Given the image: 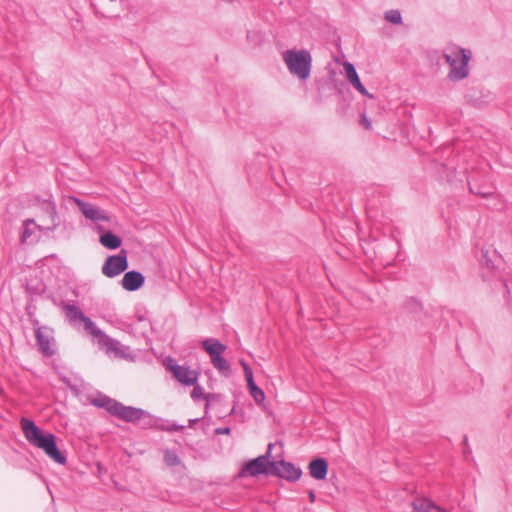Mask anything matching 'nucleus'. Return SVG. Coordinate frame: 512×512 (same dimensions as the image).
Masks as SVG:
<instances>
[{
	"label": "nucleus",
	"mask_w": 512,
	"mask_h": 512,
	"mask_svg": "<svg viewBox=\"0 0 512 512\" xmlns=\"http://www.w3.org/2000/svg\"><path fill=\"white\" fill-rule=\"evenodd\" d=\"M35 310H36V307H33V306L31 305V303H29V304L25 307L26 314H27L29 317L34 316V314H35Z\"/></svg>",
	"instance_id": "40"
},
{
	"label": "nucleus",
	"mask_w": 512,
	"mask_h": 512,
	"mask_svg": "<svg viewBox=\"0 0 512 512\" xmlns=\"http://www.w3.org/2000/svg\"><path fill=\"white\" fill-rule=\"evenodd\" d=\"M141 415H144V409L125 406L120 402L115 417L125 422L135 424L137 419L141 418Z\"/></svg>",
	"instance_id": "13"
},
{
	"label": "nucleus",
	"mask_w": 512,
	"mask_h": 512,
	"mask_svg": "<svg viewBox=\"0 0 512 512\" xmlns=\"http://www.w3.org/2000/svg\"><path fill=\"white\" fill-rule=\"evenodd\" d=\"M166 369L172 373L173 377L183 386L190 387L198 382L200 372L191 370L188 366L177 364L172 357H167L164 361Z\"/></svg>",
	"instance_id": "6"
},
{
	"label": "nucleus",
	"mask_w": 512,
	"mask_h": 512,
	"mask_svg": "<svg viewBox=\"0 0 512 512\" xmlns=\"http://www.w3.org/2000/svg\"><path fill=\"white\" fill-rule=\"evenodd\" d=\"M405 308L409 312H417L422 309V305L416 299L410 298L407 300Z\"/></svg>",
	"instance_id": "30"
},
{
	"label": "nucleus",
	"mask_w": 512,
	"mask_h": 512,
	"mask_svg": "<svg viewBox=\"0 0 512 512\" xmlns=\"http://www.w3.org/2000/svg\"><path fill=\"white\" fill-rule=\"evenodd\" d=\"M128 265L127 252L122 249L118 254L106 258L102 266V273L108 278H114L126 271Z\"/></svg>",
	"instance_id": "8"
},
{
	"label": "nucleus",
	"mask_w": 512,
	"mask_h": 512,
	"mask_svg": "<svg viewBox=\"0 0 512 512\" xmlns=\"http://www.w3.org/2000/svg\"><path fill=\"white\" fill-rule=\"evenodd\" d=\"M29 320L33 326V329H34V332H35V335H37V329L38 328H44V331H48V332H52V329L47 327V326H40L39 324V321L34 317H29Z\"/></svg>",
	"instance_id": "34"
},
{
	"label": "nucleus",
	"mask_w": 512,
	"mask_h": 512,
	"mask_svg": "<svg viewBox=\"0 0 512 512\" xmlns=\"http://www.w3.org/2000/svg\"><path fill=\"white\" fill-rule=\"evenodd\" d=\"M271 468L270 474H272V476L284 479L290 483L298 481L303 474L300 467H296L292 462L284 459L274 460Z\"/></svg>",
	"instance_id": "7"
},
{
	"label": "nucleus",
	"mask_w": 512,
	"mask_h": 512,
	"mask_svg": "<svg viewBox=\"0 0 512 512\" xmlns=\"http://www.w3.org/2000/svg\"><path fill=\"white\" fill-rule=\"evenodd\" d=\"M385 19L392 23L399 25L402 23V16L399 10H389L385 13Z\"/></svg>",
	"instance_id": "28"
},
{
	"label": "nucleus",
	"mask_w": 512,
	"mask_h": 512,
	"mask_svg": "<svg viewBox=\"0 0 512 512\" xmlns=\"http://www.w3.org/2000/svg\"><path fill=\"white\" fill-rule=\"evenodd\" d=\"M247 382V389L250 393V395L253 397L254 401L257 404H261L265 401V393L264 391L256 385L254 381V377H251L250 379L246 380Z\"/></svg>",
	"instance_id": "23"
},
{
	"label": "nucleus",
	"mask_w": 512,
	"mask_h": 512,
	"mask_svg": "<svg viewBox=\"0 0 512 512\" xmlns=\"http://www.w3.org/2000/svg\"><path fill=\"white\" fill-rule=\"evenodd\" d=\"M481 263L488 268H494L493 261L488 256V250H481Z\"/></svg>",
	"instance_id": "31"
},
{
	"label": "nucleus",
	"mask_w": 512,
	"mask_h": 512,
	"mask_svg": "<svg viewBox=\"0 0 512 512\" xmlns=\"http://www.w3.org/2000/svg\"><path fill=\"white\" fill-rule=\"evenodd\" d=\"M439 510H435L434 512H449L448 510L442 508L441 506H438Z\"/></svg>",
	"instance_id": "45"
},
{
	"label": "nucleus",
	"mask_w": 512,
	"mask_h": 512,
	"mask_svg": "<svg viewBox=\"0 0 512 512\" xmlns=\"http://www.w3.org/2000/svg\"><path fill=\"white\" fill-rule=\"evenodd\" d=\"M200 420H201V418L190 419L189 420V427L193 428L195 426V424H197Z\"/></svg>",
	"instance_id": "42"
},
{
	"label": "nucleus",
	"mask_w": 512,
	"mask_h": 512,
	"mask_svg": "<svg viewBox=\"0 0 512 512\" xmlns=\"http://www.w3.org/2000/svg\"><path fill=\"white\" fill-rule=\"evenodd\" d=\"M308 497H309L310 502H314L315 499H316L315 492L313 490H309L308 491Z\"/></svg>",
	"instance_id": "41"
},
{
	"label": "nucleus",
	"mask_w": 512,
	"mask_h": 512,
	"mask_svg": "<svg viewBox=\"0 0 512 512\" xmlns=\"http://www.w3.org/2000/svg\"><path fill=\"white\" fill-rule=\"evenodd\" d=\"M20 425L25 438L31 445L43 450L55 463L66 464V455L58 448L57 437L53 433L44 431L33 420L26 417L21 418Z\"/></svg>",
	"instance_id": "1"
},
{
	"label": "nucleus",
	"mask_w": 512,
	"mask_h": 512,
	"mask_svg": "<svg viewBox=\"0 0 512 512\" xmlns=\"http://www.w3.org/2000/svg\"><path fill=\"white\" fill-rule=\"evenodd\" d=\"M99 242L102 246L111 250L118 249L122 245L121 237L110 230H106L103 233H101L99 237Z\"/></svg>",
	"instance_id": "17"
},
{
	"label": "nucleus",
	"mask_w": 512,
	"mask_h": 512,
	"mask_svg": "<svg viewBox=\"0 0 512 512\" xmlns=\"http://www.w3.org/2000/svg\"><path fill=\"white\" fill-rule=\"evenodd\" d=\"M102 0H95V2L92 3V5L97 9V7L101 4Z\"/></svg>",
	"instance_id": "44"
},
{
	"label": "nucleus",
	"mask_w": 512,
	"mask_h": 512,
	"mask_svg": "<svg viewBox=\"0 0 512 512\" xmlns=\"http://www.w3.org/2000/svg\"><path fill=\"white\" fill-rule=\"evenodd\" d=\"M113 344L105 343L100 344L101 347H104L106 349V352H113L115 356L119 358H127L129 355L126 353V351L129 350V347L123 346L118 340L112 338Z\"/></svg>",
	"instance_id": "20"
},
{
	"label": "nucleus",
	"mask_w": 512,
	"mask_h": 512,
	"mask_svg": "<svg viewBox=\"0 0 512 512\" xmlns=\"http://www.w3.org/2000/svg\"><path fill=\"white\" fill-rule=\"evenodd\" d=\"M360 123L364 126L365 129L370 130L372 129L371 121L367 118L365 114L361 115Z\"/></svg>",
	"instance_id": "36"
},
{
	"label": "nucleus",
	"mask_w": 512,
	"mask_h": 512,
	"mask_svg": "<svg viewBox=\"0 0 512 512\" xmlns=\"http://www.w3.org/2000/svg\"><path fill=\"white\" fill-rule=\"evenodd\" d=\"M309 475L318 481L325 480L329 471L328 460L324 457H315L308 464Z\"/></svg>",
	"instance_id": "10"
},
{
	"label": "nucleus",
	"mask_w": 512,
	"mask_h": 512,
	"mask_svg": "<svg viewBox=\"0 0 512 512\" xmlns=\"http://www.w3.org/2000/svg\"><path fill=\"white\" fill-rule=\"evenodd\" d=\"M504 287L506 288L507 292H509V288L506 282L503 283Z\"/></svg>",
	"instance_id": "48"
},
{
	"label": "nucleus",
	"mask_w": 512,
	"mask_h": 512,
	"mask_svg": "<svg viewBox=\"0 0 512 512\" xmlns=\"http://www.w3.org/2000/svg\"><path fill=\"white\" fill-rule=\"evenodd\" d=\"M469 192L482 198H490L495 194L494 188L491 186L480 185L468 181Z\"/></svg>",
	"instance_id": "19"
},
{
	"label": "nucleus",
	"mask_w": 512,
	"mask_h": 512,
	"mask_svg": "<svg viewBox=\"0 0 512 512\" xmlns=\"http://www.w3.org/2000/svg\"><path fill=\"white\" fill-rule=\"evenodd\" d=\"M37 205L43 213H45L51 220L52 226L47 229L53 231L59 226V218L57 215L56 204L50 199L36 198Z\"/></svg>",
	"instance_id": "12"
},
{
	"label": "nucleus",
	"mask_w": 512,
	"mask_h": 512,
	"mask_svg": "<svg viewBox=\"0 0 512 512\" xmlns=\"http://www.w3.org/2000/svg\"><path fill=\"white\" fill-rule=\"evenodd\" d=\"M145 283V276L136 270L127 271L122 280L121 285L123 289L129 292L139 290Z\"/></svg>",
	"instance_id": "11"
},
{
	"label": "nucleus",
	"mask_w": 512,
	"mask_h": 512,
	"mask_svg": "<svg viewBox=\"0 0 512 512\" xmlns=\"http://www.w3.org/2000/svg\"><path fill=\"white\" fill-rule=\"evenodd\" d=\"M157 422H165L164 419L151 415L149 412L144 410V415L137 419L135 424H138L142 429H152L157 425Z\"/></svg>",
	"instance_id": "22"
},
{
	"label": "nucleus",
	"mask_w": 512,
	"mask_h": 512,
	"mask_svg": "<svg viewBox=\"0 0 512 512\" xmlns=\"http://www.w3.org/2000/svg\"><path fill=\"white\" fill-rule=\"evenodd\" d=\"M184 426L183 425H178V424H172V425H169L168 426V432H177V431H183L184 430Z\"/></svg>",
	"instance_id": "38"
},
{
	"label": "nucleus",
	"mask_w": 512,
	"mask_h": 512,
	"mask_svg": "<svg viewBox=\"0 0 512 512\" xmlns=\"http://www.w3.org/2000/svg\"><path fill=\"white\" fill-rule=\"evenodd\" d=\"M63 309L65 310L66 317L71 322L80 321L84 317L82 310L74 304H64Z\"/></svg>",
	"instance_id": "25"
},
{
	"label": "nucleus",
	"mask_w": 512,
	"mask_h": 512,
	"mask_svg": "<svg viewBox=\"0 0 512 512\" xmlns=\"http://www.w3.org/2000/svg\"><path fill=\"white\" fill-rule=\"evenodd\" d=\"M164 462L169 467L178 466L181 464V459L179 458L176 451L171 449H166L164 451Z\"/></svg>",
	"instance_id": "27"
},
{
	"label": "nucleus",
	"mask_w": 512,
	"mask_h": 512,
	"mask_svg": "<svg viewBox=\"0 0 512 512\" xmlns=\"http://www.w3.org/2000/svg\"><path fill=\"white\" fill-rule=\"evenodd\" d=\"M283 60L292 75L301 81L309 78L312 68V56L308 50H286L283 53Z\"/></svg>",
	"instance_id": "3"
},
{
	"label": "nucleus",
	"mask_w": 512,
	"mask_h": 512,
	"mask_svg": "<svg viewBox=\"0 0 512 512\" xmlns=\"http://www.w3.org/2000/svg\"><path fill=\"white\" fill-rule=\"evenodd\" d=\"M240 364L243 367L244 376H245L246 380L250 379L251 377H254L251 367L249 366V364L247 362H245V360H243V359L240 360Z\"/></svg>",
	"instance_id": "33"
},
{
	"label": "nucleus",
	"mask_w": 512,
	"mask_h": 512,
	"mask_svg": "<svg viewBox=\"0 0 512 512\" xmlns=\"http://www.w3.org/2000/svg\"><path fill=\"white\" fill-rule=\"evenodd\" d=\"M119 401L116 399H113L105 394L99 393L97 397L91 400V404L97 408L104 409L107 411L111 416L116 415Z\"/></svg>",
	"instance_id": "16"
},
{
	"label": "nucleus",
	"mask_w": 512,
	"mask_h": 512,
	"mask_svg": "<svg viewBox=\"0 0 512 512\" xmlns=\"http://www.w3.org/2000/svg\"><path fill=\"white\" fill-rule=\"evenodd\" d=\"M332 83H333L334 88L338 91L339 94H343L344 90H347V85L344 81H340V80L333 78Z\"/></svg>",
	"instance_id": "32"
},
{
	"label": "nucleus",
	"mask_w": 512,
	"mask_h": 512,
	"mask_svg": "<svg viewBox=\"0 0 512 512\" xmlns=\"http://www.w3.org/2000/svg\"><path fill=\"white\" fill-rule=\"evenodd\" d=\"M25 290L30 296H40L45 293V283L37 277L31 278L26 282Z\"/></svg>",
	"instance_id": "18"
},
{
	"label": "nucleus",
	"mask_w": 512,
	"mask_h": 512,
	"mask_svg": "<svg viewBox=\"0 0 512 512\" xmlns=\"http://www.w3.org/2000/svg\"><path fill=\"white\" fill-rule=\"evenodd\" d=\"M194 388L191 392V397L195 400V401H198L200 399H204L206 401H210L211 399H214L216 397L215 394H211V393H205L204 392V389L198 385V382L195 384V385H192Z\"/></svg>",
	"instance_id": "26"
},
{
	"label": "nucleus",
	"mask_w": 512,
	"mask_h": 512,
	"mask_svg": "<svg viewBox=\"0 0 512 512\" xmlns=\"http://www.w3.org/2000/svg\"><path fill=\"white\" fill-rule=\"evenodd\" d=\"M361 95L368 97L370 99H374V96L368 92V90L365 88V86L361 83H359L357 86L354 87Z\"/></svg>",
	"instance_id": "35"
},
{
	"label": "nucleus",
	"mask_w": 512,
	"mask_h": 512,
	"mask_svg": "<svg viewBox=\"0 0 512 512\" xmlns=\"http://www.w3.org/2000/svg\"><path fill=\"white\" fill-rule=\"evenodd\" d=\"M471 56L470 50L460 47H453L449 53L444 54L445 61L450 66L449 80L459 82L469 76Z\"/></svg>",
	"instance_id": "2"
},
{
	"label": "nucleus",
	"mask_w": 512,
	"mask_h": 512,
	"mask_svg": "<svg viewBox=\"0 0 512 512\" xmlns=\"http://www.w3.org/2000/svg\"><path fill=\"white\" fill-rule=\"evenodd\" d=\"M36 343L39 351L46 357H52L55 355L56 350L51 347V343H54V338L48 334H45L44 328L37 329V335H35Z\"/></svg>",
	"instance_id": "14"
},
{
	"label": "nucleus",
	"mask_w": 512,
	"mask_h": 512,
	"mask_svg": "<svg viewBox=\"0 0 512 512\" xmlns=\"http://www.w3.org/2000/svg\"><path fill=\"white\" fill-rule=\"evenodd\" d=\"M101 14H102L104 17H111V15L106 14L105 12H101Z\"/></svg>",
	"instance_id": "47"
},
{
	"label": "nucleus",
	"mask_w": 512,
	"mask_h": 512,
	"mask_svg": "<svg viewBox=\"0 0 512 512\" xmlns=\"http://www.w3.org/2000/svg\"><path fill=\"white\" fill-rule=\"evenodd\" d=\"M463 445L465 446L464 453H466L467 450L469 449V447H468V437L467 436H464Z\"/></svg>",
	"instance_id": "43"
},
{
	"label": "nucleus",
	"mask_w": 512,
	"mask_h": 512,
	"mask_svg": "<svg viewBox=\"0 0 512 512\" xmlns=\"http://www.w3.org/2000/svg\"><path fill=\"white\" fill-rule=\"evenodd\" d=\"M214 433L216 435H229L231 433V428L230 427H219V428H216Z\"/></svg>",
	"instance_id": "37"
},
{
	"label": "nucleus",
	"mask_w": 512,
	"mask_h": 512,
	"mask_svg": "<svg viewBox=\"0 0 512 512\" xmlns=\"http://www.w3.org/2000/svg\"><path fill=\"white\" fill-rule=\"evenodd\" d=\"M80 321L83 323L84 329L88 331L91 335H93L95 338H97L99 345L105 343H109L110 345L113 344L112 338L105 332H103L100 328H98L96 324L91 320V318L87 317L84 314V317H82Z\"/></svg>",
	"instance_id": "15"
},
{
	"label": "nucleus",
	"mask_w": 512,
	"mask_h": 512,
	"mask_svg": "<svg viewBox=\"0 0 512 512\" xmlns=\"http://www.w3.org/2000/svg\"><path fill=\"white\" fill-rule=\"evenodd\" d=\"M343 68H344L347 80L349 81V83L353 87H355L359 83H361V80H360L359 75H358V73L356 71V68H355V66L352 63L347 62V61L344 62Z\"/></svg>",
	"instance_id": "24"
},
{
	"label": "nucleus",
	"mask_w": 512,
	"mask_h": 512,
	"mask_svg": "<svg viewBox=\"0 0 512 512\" xmlns=\"http://www.w3.org/2000/svg\"><path fill=\"white\" fill-rule=\"evenodd\" d=\"M201 346L210 356L213 366L225 377H229L232 373L231 365L222 355L227 349L226 345L218 339L207 338L202 341Z\"/></svg>",
	"instance_id": "5"
},
{
	"label": "nucleus",
	"mask_w": 512,
	"mask_h": 512,
	"mask_svg": "<svg viewBox=\"0 0 512 512\" xmlns=\"http://www.w3.org/2000/svg\"><path fill=\"white\" fill-rule=\"evenodd\" d=\"M168 424L167 421L165 422H157V425L154 426V429L160 430V431H167L168 430Z\"/></svg>",
	"instance_id": "39"
},
{
	"label": "nucleus",
	"mask_w": 512,
	"mask_h": 512,
	"mask_svg": "<svg viewBox=\"0 0 512 512\" xmlns=\"http://www.w3.org/2000/svg\"><path fill=\"white\" fill-rule=\"evenodd\" d=\"M273 448L274 444L269 443L264 454L245 461L236 475V478L258 477L260 475L272 476L270 472L274 463V460H271Z\"/></svg>",
	"instance_id": "4"
},
{
	"label": "nucleus",
	"mask_w": 512,
	"mask_h": 512,
	"mask_svg": "<svg viewBox=\"0 0 512 512\" xmlns=\"http://www.w3.org/2000/svg\"><path fill=\"white\" fill-rule=\"evenodd\" d=\"M74 200L80 212L84 215L86 219H89L93 222L110 221V216L105 211L99 209L95 205L85 202L78 198H74Z\"/></svg>",
	"instance_id": "9"
},
{
	"label": "nucleus",
	"mask_w": 512,
	"mask_h": 512,
	"mask_svg": "<svg viewBox=\"0 0 512 512\" xmlns=\"http://www.w3.org/2000/svg\"><path fill=\"white\" fill-rule=\"evenodd\" d=\"M435 502L428 498H417L413 501V507L418 512H434L439 510Z\"/></svg>",
	"instance_id": "21"
},
{
	"label": "nucleus",
	"mask_w": 512,
	"mask_h": 512,
	"mask_svg": "<svg viewBox=\"0 0 512 512\" xmlns=\"http://www.w3.org/2000/svg\"><path fill=\"white\" fill-rule=\"evenodd\" d=\"M33 223H34L33 219H27L24 222V230L20 237V241L22 243H25L27 241V239L32 235L33 231L29 228V224H33Z\"/></svg>",
	"instance_id": "29"
},
{
	"label": "nucleus",
	"mask_w": 512,
	"mask_h": 512,
	"mask_svg": "<svg viewBox=\"0 0 512 512\" xmlns=\"http://www.w3.org/2000/svg\"><path fill=\"white\" fill-rule=\"evenodd\" d=\"M235 413V407L232 408L230 414Z\"/></svg>",
	"instance_id": "49"
},
{
	"label": "nucleus",
	"mask_w": 512,
	"mask_h": 512,
	"mask_svg": "<svg viewBox=\"0 0 512 512\" xmlns=\"http://www.w3.org/2000/svg\"><path fill=\"white\" fill-rule=\"evenodd\" d=\"M209 405H210V401H206V404H205V413L206 414L208 413Z\"/></svg>",
	"instance_id": "46"
}]
</instances>
